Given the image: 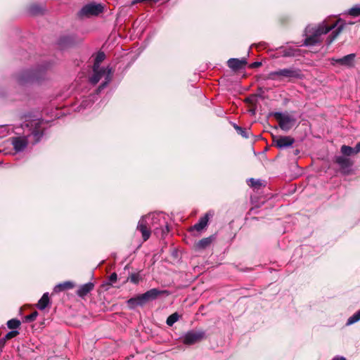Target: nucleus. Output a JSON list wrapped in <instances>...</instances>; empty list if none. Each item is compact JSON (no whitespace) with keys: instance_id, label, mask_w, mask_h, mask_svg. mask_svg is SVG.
Returning a JSON list of instances; mask_svg holds the SVG:
<instances>
[{"instance_id":"20e7f679","label":"nucleus","mask_w":360,"mask_h":360,"mask_svg":"<svg viewBox=\"0 0 360 360\" xmlns=\"http://www.w3.org/2000/svg\"><path fill=\"white\" fill-rule=\"evenodd\" d=\"M302 77V72L300 69L295 68H284L269 73L267 78L272 80H282L287 79L290 81L294 79H301Z\"/></svg>"},{"instance_id":"6ab92c4d","label":"nucleus","mask_w":360,"mask_h":360,"mask_svg":"<svg viewBox=\"0 0 360 360\" xmlns=\"http://www.w3.org/2000/svg\"><path fill=\"white\" fill-rule=\"evenodd\" d=\"M213 237L204 238L200 240L196 245L195 248L197 250H204L209 247L213 241Z\"/></svg>"},{"instance_id":"412c9836","label":"nucleus","mask_w":360,"mask_h":360,"mask_svg":"<svg viewBox=\"0 0 360 360\" xmlns=\"http://www.w3.org/2000/svg\"><path fill=\"white\" fill-rule=\"evenodd\" d=\"M49 304V293L45 292L39 300L37 307L40 310H44Z\"/></svg>"},{"instance_id":"9b49d317","label":"nucleus","mask_w":360,"mask_h":360,"mask_svg":"<svg viewBox=\"0 0 360 360\" xmlns=\"http://www.w3.org/2000/svg\"><path fill=\"white\" fill-rule=\"evenodd\" d=\"M355 57L354 53H350L340 58H332L331 64L334 65L335 63H339L341 65L352 68L354 65Z\"/></svg>"},{"instance_id":"f704fd0d","label":"nucleus","mask_w":360,"mask_h":360,"mask_svg":"<svg viewBox=\"0 0 360 360\" xmlns=\"http://www.w3.org/2000/svg\"><path fill=\"white\" fill-rule=\"evenodd\" d=\"M261 65H262L261 62H255V63H252V64H250V67L255 68L259 67Z\"/></svg>"},{"instance_id":"f8f14e48","label":"nucleus","mask_w":360,"mask_h":360,"mask_svg":"<svg viewBox=\"0 0 360 360\" xmlns=\"http://www.w3.org/2000/svg\"><path fill=\"white\" fill-rule=\"evenodd\" d=\"M11 143L16 152L22 151L27 146L28 141L26 136L13 137Z\"/></svg>"},{"instance_id":"ea45409f","label":"nucleus","mask_w":360,"mask_h":360,"mask_svg":"<svg viewBox=\"0 0 360 360\" xmlns=\"http://www.w3.org/2000/svg\"><path fill=\"white\" fill-rule=\"evenodd\" d=\"M162 233H166V232H168V228H167V226H166V227H165V229H162Z\"/></svg>"},{"instance_id":"393cba45","label":"nucleus","mask_w":360,"mask_h":360,"mask_svg":"<svg viewBox=\"0 0 360 360\" xmlns=\"http://www.w3.org/2000/svg\"><path fill=\"white\" fill-rule=\"evenodd\" d=\"M347 13L353 17H357L360 15V4H356L352 8H351L348 11Z\"/></svg>"},{"instance_id":"dca6fc26","label":"nucleus","mask_w":360,"mask_h":360,"mask_svg":"<svg viewBox=\"0 0 360 360\" xmlns=\"http://www.w3.org/2000/svg\"><path fill=\"white\" fill-rule=\"evenodd\" d=\"M146 302L145 300L143 298V295H139L135 297L130 298L127 301V305L130 309H134L138 306H143Z\"/></svg>"},{"instance_id":"e433bc0d","label":"nucleus","mask_w":360,"mask_h":360,"mask_svg":"<svg viewBox=\"0 0 360 360\" xmlns=\"http://www.w3.org/2000/svg\"><path fill=\"white\" fill-rule=\"evenodd\" d=\"M250 182H251V185H252V186H257V185H258V184H259V181H258L255 180L254 179H250Z\"/></svg>"},{"instance_id":"72a5a7b5","label":"nucleus","mask_w":360,"mask_h":360,"mask_svg":"<svg viewBox=\"0 0 360 360\" xmlns=\"http://www.w3.org/2000/svg\"><path fill=\"white\" fill-rule=\"evenodd\" d=\"M30 11L33 14H36L39 12V8L37 6H34L31 7Z\"/></svg>"},{"instance_id":"2eb2a0df","label":"nucleus","mask_w":360,"mask_h":360,"mask_svg":"<svg viewBox=\"0 0 360 360\" xmlns=\"http://www.w3.org/2000/svg\"><path fill=\"white\" fill-rule=\"evenodd\" d=\"M94 283L91 282L82 285L77 290V295L80 297H84L94 289Z\"/></svg>"},{"instance_id":"9d476101","label":"nucleus","mask_w":360,"mask_h":360,"mask_svg":"<svg viewBox=\"0 0 360 360\" xmlns=\"http://www.w3.org/2000/svg\"><path fill=\"white\" fill-rule=\"evenodd\" d=\"M274 143L278 148H286L290 147L294 143V138L286 136H278L274 138Z\"/></svg>"},{"instance_id":"58836bf2","label":"nucleus","mask_w":360,"mask_h":360,"mask_svg":"<svg viewBox=\"0 0 360 360\" xmlns=\"http://www.w3.org/2000/svg\"><path fill=\"white\" fill-rule=\"evenodd\" d=\"M332 360H347V359L343 356H335Z\"/></svg>"},{"instance_id":"bb28decb","label":"nucleus","mask_w":360,"mask_h":360,"mask_svg":"<svg viewBox=\"0 0 360 360\" xmlns=\"http://www.w3.org/2000/svg\"><path fill=\"white\" fill-rule=\"evenodd\" d=\"M20 325V321L18 319H13L7 322V326L11 329H16Z\"/></svg>"},{"instance_id":"ddd939ff","label":"nucleus","mask_w":360,"mask_h":360,"mask_svg":"<svg viewBox=\"0 0 360 360\" xmlns=\"http://www.w3.org/2000/svg\"><path fill=\"white\" fill-rule=\"evenodd\" d=\"M227 64L231 69L233 70H238L243 69L247 65V60L245 58L241 59L230 58L227 61Z\"/></svg>"},{"instance_id":"5701e85b","label":"nucleus","mask_w":360,"mask_h":360,"mask_svg":"<svg viewBox=\"0 0 360 360\" xmlns=\"http://www.w3.org/2000/svg\"><path fill=\"white\" fill-rule=\"evenodd\" d=\"M105 58V55L103 52H98L96 56L93 68H102L103 67H101L100 64L104 60Z\"/></svg>"},{"instance_id":"1a4fd4ad","label":"nucleus","mask_w":360,"mask_h":360,"mask_svg":"<svg viewBox=\"0 0 360 360\" xmlns=\"http://www.w3.org/2000/svg\"><path fill=\"white\" fill-rule=\"evenodd\" d=\"M39 79L37 73L33 70H26L21 72L17 78L18 83L20 84H25L27 82H33Z\"/></svg>"},{"instance_id":"2f4dec72","label":"nucleus","mask_w":360,"mask_h":360,"mask_svg":"<svg viewBox=\"0 0 360 360\" xmlns=\"http://www.w3.org/2000/svg\"><path fill=\"white\" fill-rule=\"evenodd\" d=\"M129 280L133 283H138L140 280V276L138 274H132L129 276Z\"/></svg>"},{"instance_id":"0eeeda50","label":"nucleus","mask_w":360,"mask_h":360,"mask_svg":"<svg viewBox=\"0 0 360 360\" xmlns=\"http://www.w3.org/2000/svg\"><path fill=\"white\" fill-rule=\"evenodd\" d=\"M205 338V333L202 330H190L186 333L182 337V342L185 345H193L201 341Z\"/></svg>"},{"instance_id":"f03ea898","label":"nucleus","mask_w":360,"mask_h":360,"mask_svg":"<svg viewBox=\"0 0 360 360\" xmlns=\"http://www.w3.org/2000/svg\"><path fill=\"white\" fill-rule=\"evenodd\" d=\"M161 217L159 214H149L141 218L137 225V230L142 234L144 241L150 236L151 229L156 231L158 229V224H161Z\"/></svg>"},{"instance_id":"7ed1b4c3","label":"nucleus","mask_w":360,"mask_h":360,"mask_svg":"<svg viewBox=\"0 0 360 360\" xmlns=\"http://www.w3.org/2000/svg\"><path fill=\"white\" fill-rule=\"evenodd\" d=\"M112 70L109 67L102 68H93V73L89 78L91 84H96L98 82H101V85L97 89V92H100L110 83L112 79Z\"/></svg>"},{"instance_id":"4468645a","label":"nucleus","mask_w":360,"mask_h":360,"mask_svg":"<svg viewBox=\"0 0 360 360\" xmlns=\"http://www.w3.org/2000/svg\"><path fill=\"white\" fill-rule=\"evenodd\" d=\"M210 216H212V214L207 213L204 217L199 219L198 223L191 228V230H196L197 231H202L207 226Z\"/></svg>"},{"instance_id":"a878e982","label":"nucleus","mask_w":360,"mask_h":360,"mask_svg":"<svg viewBox=\"0 0 360 360\" xmlns=\"http://www.w3.org/2000/svg\"><path fill=\"white\" fill-rule=\"evenodd\" d=\"M179 314L177 313H174L167 318L166 323L168 326H172L179 320Z\"/></svg>"},{"instance_id":"39448f33","label":"nucleus","mask_w":360,"mask_h":360,"mask_svg":"<svg viewBox=\"0 0 360 360\" xmlns=\"http://www.w3.org/2000/svg\"><path fill=\"white\" fill-rule=\"evenodd\" d=\"M42 121L39 119L32 120L23 125L30 131L34 139V143H37L43 136V128L41 127Z\"/></svg>"},{"instance_id":"423d86ee","label":"nucleus","mask_w":360,"mask_h":360,"mask_svg":"<svg viewBox=\"0 0 360 360\" xmlns=\"http://www.w3.org/2000/svg\"><path fill=\"white\" fill-rule=\"evenodd\" d=\"M275 118L279 123L281 129L284 131L290 130L295 123V119L288 113L276 112Z\"/></svg>"},{"instance_id":"473e14b6","label":"nucleus","mask_w":360,"mask_h":360,"mask_svg":"<svg viewBox=\"0 0 360 360\" xmlns=\"http://www.w3.org/2000/svg\"><path fill=\"white\" fill-rule=\"evenodd\" d=\"M117 276L116 273L111 274L109 277V280L111 283L115 282L117 281Z\"/></svg>"},{"instance_id":"c85d7f7f","label":"nucleus","mask_w":360,"mask_h":360,"mask_svg":"<svg viewBox=\"0 0 360 360\" xmlns=\"http://www.w3.org/2000/svg\"><path fill=\"white\" fill-rule=\"evenodd\" d=\"M341 152L342 154L349 156L354 153V148L344 145L341 147Z\"/></svg>"},{"instance_id":"4c0bfd02","label":"nucleus","mask_w":360,"mask_h":360,"mask_svg":"<svg viewBox=\"0 0 360 360\" xmlns=\"http://www.w3.org/2000/svg\"><path fill=\"white\" fill-rule=\"evenodd\" d=\"M4 340H0V353L2 352V349L4 347Z\"/></svg>"},{"instance_id":"c9c22d12","label":"nucleus","mask_w":360,"mask_h":360,"mask_svg":"<svg viewBox=\"0 0 360 360\" xmlns=\"http://www.w3.org/2000/svg\"><path fill=\"white\" fill-rule=\"evenodd\" d=\"M360 152V143H358L354 148V153H358Z\"/></svg>"},{"instance_id":"aec40b11","label":"nucleus","mask_w":360,"mask_h":360,"mask_svg":"<svg viewBox=\"0 0 360 360\" xmlns=\"http://www.w3.org/2000/svg\"><path fill=\"white\" fill-rule=\"evenodd\" d=\"M298 52L300 51L296 49H293L291 47L289 48H283L281 47V54L283 57H292L298 55Z\"/></svg>"},{"instance_id":"4be33fe9","label":"nucleus","mask_w":360,"mask_h":360,"mask_svg":"<svg viewBox=\"0 0 360 360\" xmlns=\"http://www.w3.org/2000/svg\"><path fill=\"white\" fill-rule=\"evenodd\" d=\"M335 161L342 168H347L351 165L349 160L344 156L337 157Z\"/></svg>"},{"instance_id":"f3484780","label":"nucleus","mask_w":360,"mask_h":360,"mask_svg":"<svg viewBox=\"0 0 360 360\" xmlns=\"http://www.w3.org/2000/svg\"><path fill=\"white\" fill-rule=\"evenodd\" d=\"M162 292V291L157 288H153L142 295L143 298L145 300L146 302H148V301L156 299L158 296L160 295Z\"/></svg>"},{"instance_id":"cd10ccee","label":"nucleus","mask_w":360,"mask_h":360,"mask_svg":"<svg viewBox=\"0 0 360 360\" xmlns=\"http://www.w3.org/2000/svg\"><path fill=\"white\" fill-rule=\"evenodd\" d=\"M234 128L237 131L238 134L241 135L243 137L248 138L249 136V131L246 129L238 127L236 124L234 125Z\"/></svg>"},{"instance_id":"b1692460","label":"nucleus","mask_w":360,"mask_h":360,"mask_svg":"<svg viewBox=\"0 0 360 360\" xmlns=\"http://www.w3.org/2000/svg\"><path fill=\"white\" fill-rule=\"evenodd\" d=\"M360 321V309L350 316L347 321L346 325L350 326Z\"/></svg>"},{"instance_id":"f257e3e1","label":"nucleus","mask_w":360,"mask_h":360,"mask_svg":"<svg viewBox=\"0 0 360 360\" xmlns=\"http://www.w3.org/2000/svg\"><path fill=\"white\" fill-rule=\"evenodd\" d=\"M345 23L342 22L341 19H339L336 22L333 23L330 26H328L326 22H323L319 26L314 29L310 26H307L305 29L306 35L311 34L310 36L307 37L303 43L304 46H314L320 44L322 41L321 36L327 34L330 30L337 29L330 35L326 39V43L330 45L342 31Z\"/></svg>"},{"instance_id":"c756f323","label":"nucleus","mask_w":360,"mask_h":360,"mask_svg":"<svg viewBox=\"0 0 360 360\" xmlns=\"http://www.w3.org/2000/svg\"><path fill=\"white\" fill-rule=\"evenodd\" d=\"M18 334V332L17 330H12L8 332L4 338H1V340H4V344L6 343V341L7 340H10L14 337H15Z\"/></svg>"},{"instance_id":"a211bd4d","label":"nucleus","mask_w":360,"mask_h":360,"mask_svg":"<svg viewBox=\"0 0 360 360\" xmlns=\"http://www.w3.org/2000/svg\"><path fill=\"white\" fill-rule=\"evenodd\" d=\"M74 287H75L74 283H72L71 281H65L64 283H59V284L56 285L53 288V291L55 292H59L63 291L65 290L72 289Z\"/></svg>"},{"instance_id":"6e6552de","label":"nucleus","mask_w":360,"mask_h":360,"mask_svg":"<svg viewBox=\"0 0 360 360\" xmlns=\"http://www.w3.org/2000/svg\"><path fill=\"white\" fill-rule=\"evenodd\" d=\"M103 6L101 4H89L84 6L79 13V16L97 15L103 11Z\"/></svg>"},{"instance_id":"7c9ffc66","label":"nucleus","mask_w":360,"mask_h":360,"mask_svg":"<svg viewBox=\"0 0 360 360\" xmlns=\"http://www.w3.org/2000/svg\"><path fill=\"white\" fill-rule=\"evenodd\" d=\"M37 316H38V313H37V311H35L32 312V314H30V315L26 316L25 320L27 322L33 321L36 319Z\"/></svg>"}]
</instances>
